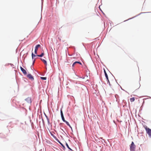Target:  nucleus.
Listing matches in <instances>:
<instances>
[{
	"instance_id": "obj_43",
	"label": "nucleus",
	"mask_w": 151,
	"mask_h": 151,
	"mask_svg": "<svg viewBox=\"0 0 151 151\" xmlns=\"http://www.w3.org/2000/svg\"><path fill=\"white\" fill-rule=\"evenodd\" d=\"M115 81H116V79H115Z\"/></svg>"
},
{
	"instance_id": "obj_12",
	"label": "nucleus",
	"mask_w": 151,
	"mask_h": 151,
	"mask_svg": "<svg viewBox=\"0 0 151 151\" xmlns=\"http://www.w3.org/2000/svg\"><path fill=\"white\" fill-rule=\"evenodd\" d=\"M50 133L51 135L57 141V140L58 139V138L51 132H50Z\"/></svg>"
},
{
	"instance_id": "obj_40",
	"label": "nucleus",
	"mask_w": 151,
	"mask_h": 151,
	"mask_svg": "<svg viewBox=\"0 0 151 151\" xmlns=\"http://www.w3.org/2000/svg\"><path fill=\"white\" fill-rule=\"evenodd\" d=\"M37 55V54H36V55Z\"/></svg>"
},
{
	"instance_id": "obj_36",
	"label": "nucleus",
	"mask_w": 151,
	"mask_h": 151,
	"mask_svg": "<svg viewBox=\"0 0 151 151\" xmlns=\"http://www.w3.org/2000/svg\"><path fill=\"white\" fill-rule=\"evenodd\" d=\"M61 145L62 146V147H63V146H64L63 144H61Z\"/></svg>"
},
{
	"instance_id": "obj_2",
	"label": "nucleus",
	"mask_w": 151,
	"mask_h": 151,
	"mask_svg": "<svg viewBox=\"0 0 151 151\" xmlns=\"http://www.w3.org/2000/svg\"><path fill=\"white\" fill-rule=\"evenodd\" d=\"M44 55V52H42L41 53V54L40 55H36L35 54L33 53V52H32V59L33 60L34 59V58L35 57H36V56H38L40 57H42Z\"/></svg>"
},
{
	"instance_id": "obj_39",
	"label": "nucleus",
	"mask_w": 151,
	"mask_h": 151,
	"mask_svg": "<svg viewBox=\"0 0 151 151\" xmlns=\"http://www.w3.org/2000/svg\"><path fill=\"white\" fill-rule=\"evenodd\" d=\"M141 109V110H142V106L140 107V109Z\"/></svg>"
},
{
	"instance_id": "obj_21",
	"label": "nucleus",
	"mask_w": 151,
	"mask_h": 151,
	"mask_svg": "<svg viewBox=\"0 0 151 151\" xmlns=\"http://www.w3.org/2000/svg\"><path fill=\"white\" fill-rule=\"evenodd\" d=\"M58 143H59L60 145L62 144L60 142L59 140L58 139L56 141Z\"/></svg>"
},
{
	"instance_id": "obj_11",
	"label": "nucleus",
	"mask_w": 151,
	"mask_h": 151,
	"mask_svg": "<svg viewBox=\"0 0 151 151\" xmlns=\"http://www.w3.org/2000/svg\"><path fill=\"white\" fill-rule=\"evenodd\" d=\"M40 59L41 61H42L44 63V64H45V65H47V62L46 60H45L44 59H43L42 58H40Z\"/></svg>"
},
{
	"instance_id": "obj_19",
	"label": "nucleus",
	"mask_w": 151,
	"mask_h": 151,
	"mask_svg": "<svg viewBox=\"0 0 151 151\" xmlns=\"http://www.w3.org/2000/svg\"><path fill=\"white\" fill-rule=\"evenodd\" d=\"M37 58H35L34 59V60H33V63H32V65H34V63H35V59H36Z\"/></svg>"
},
{
	"instance_id": "obj_7",
	"label": "nucleus",
	"mask_w": 151,
	"mask_h": 151,
	"mask_svg": "<svg viewBox=\"0 0 151 151\" xmlns=\"http://www.w3.org/2000/svg\"><path fill=\"white\" fill-rule=\"evenodd\" d=\"M20 68L21 71L24 74V75H26L27 74V71L22 67L21 66H20Z\"/></svg>"
},
{
	"instance_id": "obj_20",
	"label": "nucleus",
	"mask_w": 151,
	"mask_h": 151,
	"mask_svg": "<svg viewBox=\"0 0 151 151\" xmlns=\"http://www.w3.org/2000/svg\"><path fill=\"white\" fill-rule=\"evenodd\" d=\"M58 143H59L60 145L62 144L60 142L59 140L58 139L56 141Z\"/></svg>"
},
{
	"instance_id": "obj_1",
	"label": "nucleus",
	"mask_w": 151,
	"mask_h": 151,
	"mask_svg": "<svg viewBox=\"0 0 151 151\" xmlns=\"http://www.w3.org/2000/svg\"><path fill=\"white\" fill-rule=\"evenodd\" d=\"M136 146L134 142H132L130 146V150L131 151H135Z\"/></svg>"
},
{
	"instance_id": "obj_18",
	"label": "nucleus",
	"mask_w": 151,
	"mask_h": 151,
	"mask_svg": "<svg viewBox=\"0 0 151 151\" xmlns=\"http://www.w3.org/2000/svg\"><path fill=\"white\" fill-rule=\"evenodd\" d=\"M37 58H35L34 59V60H33V63H32V65H34V63H35V59H36Z\"/></svg>"
},
{
	"instance_id": "obj_34",
	"label": "nucleus",
	"mask_w": 151,
	"mask_h": 151,
	"mask_svg": "<svg viewBox=\"0 0 151 151\" xmlns=\"http://www.w3.org/2000/svg\"><path fill=\"white\" fill-rule=\"evenodd\" d=\"M121 87V88L122 90L124 91H125L127 93V92L126 91H125L123 89V88H122L121 87Z\"/></svg>"
},
{
	"instance_id": "obj_30",
	"label": "nucleus",
	"mask_w": 151,
	"mask_h": 151,
	"mask_svg": "<svg viewBox=\"0 0 151 151\" xmlns=\"http://www.w3.org/2000/svg\"><path fill=\"white\" fill-rule=\"evenodd\" d=\"M10 64L9 63H7L6 64V65H5L6 66H8V65H10Z\"/></svg>"
},
{
	"instance_id": "obj_24",
	"label": "nucleus",
	"mask_w": 151,
	"mask_h": 151,
	"mask_svg": "<svg viewBox=\"0 0 151 151\" xmlns=\"http://www.w3.org/2000/svg\"><path fill=\"white\" fill-rule=\"evenodd\" d=\"M58 143H59L60 145L62 144L60 142L59 140L58 139L56 141Z\"/></svg>"
},
{
	"instance_id": "obj_17",
	"label": "nucleus",
	"mask_w": 151,
	"mask_h": 151,
	"mask_svg": "<svg viewBox=\"0 0 151 151\" xmlns=\"http://www.w3.org/2000/svg\"><path fill=\"white\" fill-rule=\"evenodd\" d=\"M64 122L66 124H67V125L68 126L69 125V122H67V121H64Z\"/></svg>"
},
{
	"instance_id": "obj_16",
	"label": "nucleus",
	"mask_w": 151,
	"mask_h": 151,
	"mask_svg": "<svg viewBox=\"0 0 151 151\" xmlns=\"http://www.w3.org/2000/svg\"><path fill=\"white\" fill-rule=\"evenodd\" d=\"M40 78L42 80H45L47 79V77H40Z\"/></svg>"
},
{
	"instance_id": "obj_8",
	"label": "nucleus",
	"mask_w": 151,
	"mask_h": 151,
	"mask_svg": "<svg viewBox=\"0 0 151 151\" xmlns=\"http://www.w3.org/2000/svg\"><path fill=\"white\" fill-rule=\"evenodd\" d=\"M76 63H78L79 64L81 65H82V63L80 62V61H76L74 62L72 65V67H74V65L76 64Z\"/></svg>"
},
{
	"instance_id": "obj_13",
	"label": "nucleus",
	"mask_w": 151,
	"mask_h": 151,
	"mask_svg": "<svg viewBox=\"0 0 151 151\" xmlns=\"http://www.w3.org/2000/svg\"><path fill=\"white\" fill-rule=\"evenodd\" d=\"M60 114H61V119L64 117V115L63 114L62 110L61 109H60Z\"/></svg>"
},
{
	"instance_id": "obj_3",
	"label": "nucleus",
	"mask_w": 151,
	"mask_h": 151,
	"mask_svg": "<svg viewBox=\"0 0 151 151\" xmlns=\"http://www.w3.org/2000/svg\"><path fill=\"white\" fill-rule=\"evenodd\" d=\"M145 129L146 133L148 134L150 137H151V129L147 127H146Z\"/></svg>"
},
{
	"instance_id": "obj_26",
	"label": "nucleus",
	"mask_w": 151,
	"mask_h": 151,
	"mask_svg": "<svg viewBox=\"0 0 151 151\" xmlns=\"http://www.w3.org/2000/svg\"><path fill=\"white\" fill-rule=\"evenodd\" d=\"M62 119L64 122V121H66L64 117L62 118Z\"/></svg>"
},
{
	"instance_id": "obj_5",
	"label": "nucleus",
	"mask_w": 151,
	"mask_h": 151,
	"mask_svg": "<svg viewBox=\"0 0 151 151\" xmlns=\"http://www.w3.org/2000/svg\"><path fill=\"white\" fill-rule=\"evenodd\" d=\"M41 46L40 44H37L36 45L35 47V54H37V51L38 48Z\"/></svg>"
},
{
	"instance_id": "obj_32",
	"label": "nucleus",
	"mask_w": 151,
	"mask_h": 151,
	"mask_svg": "<svg viewBox=\"0 0 151 151\" xmlns=\"http://www.w3.org/2000/svg\"><path fill=\"white\" fill-rule=\"evenodd\" d=\"M62 147L63 148V150H65V147L64 146H64H63V147Z\"/></svg>"
},
{
	"instance_id": "obj_6",
	"label": "nucleus",
	"mask_w": 151,
	"mask_h": 151,
	"mask_svg": "<svg viewBox=\"0 0 151 151\" xmlns=\"http://www.w3.org/2000/svg\"><path fill=\"white\" fill-rule=\"evenodd\" d=\"M27 77L32 81H33L34 80L33 76L31 74H28L27 75Z\"/></svg>"
},
{
	"instance_id": "obj_42",
	"label": "nucleus",
	"mask_w": 151,
	"mask_h": 151,
	"mask_svg": "<svg viewBox=\"0 0 151 151\" xmlns=\"http://www.w3.org/2000/svg\"><path fill=\"white\" fill-rule=\"evenodd\" d=\"M115 81H116V79H115Z\"/></svg>"
},
{
	"instance_id": "obj_31",
	"label": "nucleus",
	"mask_w": 151,
	"mask_h": 151,
	"mask_svg": "<svg viewBox=\"0 0 151 151\" xmlns=\"http://www.w3.org/2000/svg\"><path fill=\"white\" fill-rule=\"evenodd\" d=\"M47 123H48V124H50V122H49V119H48V120H47Z\"/></svg>"
},
{
	"instance_id": "obj_38",
	"label": "nucleus",
	"mask_w": 151,
	"mask_h": 151,
	"mask_svg": "<svg viewBox=\"0 0 151 151\" xmlns=\"http://www.w3.org/2000/svg\"><path fill=\"white\" fill-rule=\"evenodd\" d=\"M81 78H83V79H84V77H81Z\"/></svg>"
},
{
	"instance_id": "obj_35",
	"label": "nucleus",
	"mask_w": 151,
	"mask_h": 151,
	"mask_svg": "<svg viewBox=\"0 0 151 151\" xmlns=\"http://www.w3.org/2000/svg\"><path fill=\"white\" fill-rule=\"evenodd\" d=\"M100 9L101 10V12L103 13V14H104V15H105V14H104V13L101 10V9Z\"/></svg>"
},
{
	"instance_id": "obj_9",
	"label": "nucleus",
	"mask_w": 151,
	"mask_h": 151,
	"mask_svg": "<svg viewBox=\"0 0 151 151\" xmlns=\"http://www.w3.org/2000/svg\"><path fill=\"white\" fill-rule=\"evenodd\" d=\"M150 13V12H141L140 14H138V15H136V16H135V17H132V18H129V19H128L127 20H125V21H124V22H125V21H127V20H129L131 19H133V18H134L135 17H136L137 16H139V15H140V14H143V13Z\"/></svg>"
},
{
	"instance_id": "obj_14",
	"label": "nucleus",
	"mask_w": 151,
	"mask_h": 151,
	"mask_svg": "<svg viewBox=\"0 0 151 151\" xmlns=\"http://www.w3.org/2000/svg\"><path fill=\"white\" fill-rule=\"evenodd\" d=\"M66 144H65V145H66V147H67L70 150H71V151H73V150L71 148H70L69 147V146H68V144H67V143L66 142Z\"/></svg>"
},
{
	"instance_id": "obj_28",
	"label": "nucleus",
	"mask_w": 151,
	"mask_h": 151,
	"mask_svg": "<svg viewBox=\"0 0 151 151\" xmlns=\"http://www.w3.org/2000/svg\"><path fill=\"white\" fill-rule=\"evenodd\" d=\"M10 65H11V66L12 67H13V66H14V65L10 63Z\"/></svg>"
},
{
	"instance_id": "obj_22",
	"label": "nucleus",
	"mask_w": 151,
	"mask_h": 151,
	"mask_svg": "<svg viewBox=\"0 0 151 151\" xmlns=\"http://www.w3.org/2000/svg\"><path fill=\"white\" fill-rule=\"evenodd\" d=\"M58 143H59L60 145L62 144L60 142L59 140L58 139L56 141Z\"/></svg>"
},
{
	"instance_id": "obj_33",
	"label": "nucleus",
	"mask_w": 151,
	"mask_h": 151,
	"mask_svg": "<svg viewBox=\"0 0 151 151\" xmlns=\"http://www.w3.org/2000/svg\"><path fill=\"white\" fill-rule=\"evenodd\" d=\"M62 147L63 148V150H65V147L64 146H64H63V147Z\"/></svg>"
},
{
	"instance_id": "obj_23",
	"label": "nucleus",
	"mask_w": 151,
	"mask_h": 151,
	"mask_svg": "<svg viewBox=\"0 0 151 151\" xmlns=\"http://www.w3.org/2000/svg\"><path fill=\"white\" fill-rule=\"evenodd\" d=\"M58 143H59L60 145L62 144L60 142L59 140L58 139L56 141Z\"/></svg>"
},
{
	"instance_id": "obj_4",
	"label": "nucleus",
	"mask_w": 151,
	"mask_h": 151,
	"mask_svg": "<svg viewBox=\"0 0 151 151\" xmlns=\"http://www.w3.org/2000/svg\"><path fill=\"white\" fill-rule=\"evenodd\" d=\"M104 73L105 74V77L106 79V80H107V84H109V85L110 86V82H109V78H108V75H107V74L104 69Z\"/></svg>"
},
{
	"instance_id": "obj_25",
	"label": "nucleus",
	"mask_w": 151,
	"mask_h": 151,
	"mask_svg": "<svg viewBox=\"0 0 151 151\" xmlns=\"http://www.w3.org/2000/svg\"><path fill=\"white\" fill-rule=\"evenodd\" d=\"M44 114H45V117H46V118L47 119V120H48V119H49L48 116H47L45 113H44Z\"/></svg>"
},
{
	"instance_id": "obj_10",
	"label": "nucleus",
	"mask_w": 151,
	"mask_h": 151,
	"mask_svg": "<svg viewBox=\"0 0 151 151\" xmlns=\"http://www.w3.org/2000/svg\"><path fill=\"white\" fill-rule=\"evenodd\" d=\"M25 100L28 103H31L32 102L31 98L30 97H28L25 99Z\"/></svg>"
},
{
	"instance_id": "obj_29",
	"label": "nucleus",
	"mask_w": 151,
	"mask_h": 151,
	"mask_svg": "<svg viewBox=\"0 0 151 151\" xmlns=\"http://www.w3.org/2000/svg\"><path fill=\"white\" fill-rule=\"evenodd\" d=\"M68 126H69V127L72 129V127L70 124H69V125Z\"/></svg>"
},
{
	"instance_id": "obj_15",
	"label": "nucleus",
	"mask_w": 151,
	"mask_h": 151,
	"mask_svg": "<svg viewBox=\"0 0 151 151\" xmlns=\"http://www.w3.org/2000/svg\"><path fill=\"white\" fill-rule=\"evenodd\" d=\"M130 101L131 102H133L135 100V99L134 97L131 98L130 99Z\"/></svg>"
},
{
	"instance_id": "obj_41",
	"label": "nucleus",
	"mask_w": 151,
	"mask_h": 151,
	"mask_svg": "<svg viewBox=\"0 0 151 151\" xmlns=\"http://www.w3.org/2000/svg\"><path fill=\"white\" fill-rule=\"evenodd\" d=\"M139 80H140V79Z\"/></svg>"
},
{
	"instance_id": "obj_37",
	"label": "nucleus",
	"mask_w": 151,
	"mask_h": 151,
	"mask_svg": "<svg viewBox=\"0 0 151 151\" xmlns=\"http://www.w3.org/2000/svg\"><path fill=\"white\" fill-rule=\"evenodd\" d=\"M62 124V123H60L59 124V125H61Z\"/></svg>"
},
{
	"instance_id": "obj_27",
	"label": "nucleus",
	"mask_w": 151,
	"mask_h": 151,
	"mask_svg": "<svg viewBox=\"0 0 151 151\" xmlns=\"http://www.w3.org/2000/svg\"><path fill=\"white\" fill-rule=\"evenodd\" d=\"M60 129L63 132L65 133V131H64V130L61 128V127H60Z\"/></svg>"
}]
</instances>
